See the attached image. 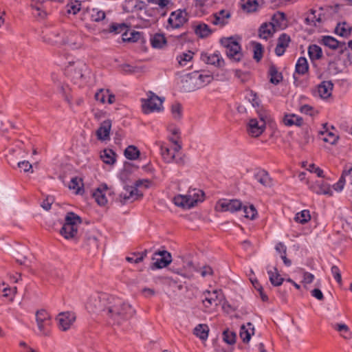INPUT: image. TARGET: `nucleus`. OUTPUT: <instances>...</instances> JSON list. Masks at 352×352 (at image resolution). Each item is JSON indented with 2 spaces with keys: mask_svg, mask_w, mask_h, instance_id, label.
Segmentation results:
<instances>
[{
  "mask_svg": "<svg viewBox=\"0 0 352 352\" xmlns=\"http://www.w3.org/2000/svg\"><path fill=\"white\" fill-rule=\"evenodd\" d=\"M171 113L175 120H179L182 118L183 109L182 106L179 102H174L171 105Z\"/></svg>",
  "mask_w": 352,
  "mask_h": 352,
  "instance_id": "obj_46",
  "label": "nucleus"
},
{
  "mask_svg": "<svg viewBox=\"0 0 352 352\" xmlns=\"http://www.w3.org/2000/svg\"><path fill=\"white\" fill-rule=\"evenodd\" d=\"M277 31L285 26V15L283 12H278L272 17V22H270Z\"/></svg>",
  "mask_w": 352,
  "mask_h": 352,
  "instance_id": "obj_25",
  "label": "nucleus"
},
{
  "mask_svg": "<svg viewBox=\"0 0 352 352\" xmlns=\"http://www.w3.org/2000/svg\"><path fill=\"white\" fill-rule=\"evenodd\" d=\"M122 36L123 41L135 42L140 38L141 34L135 31H131L129 32L126 31L122 34Z\"/></svg>",
  "mask_w": 352,
  "mask_h": 352,
  "instance_id": "obj_44",
  "label": "nucleus"
},
{
  "mask_svg": "<svg viewBox=\"0 0 352 352\" xmlns=\"http://www.w3.org/2000/svg\"><path fill=\"white\" fill-rule=\"evenodd\" d=\"M87 242L91 248L97 249L98 247L97 238L94 235H88L87 236Z\"/></svg>",
  "mask_w": 352,
  "mask_h": 352,
  "instance_id": "obj_60",
  "label": "nucleus"
},
{
  "mask_svg": "<svg viewBox=\"0 0 352 352\" xmlns=\"http://www.w3.org/2000/svg\"><path fill=\"white\" fill-rule=\"evenodd\" d=\"M161 155L166 163L173 162L175 159V153L171 152L170 150L165 146L164 145H161L160 146Z\"/></svg>",
  "mask_w": 352,
  "mask_h": 352,
  "instance_id": "obj_40",
  "label": "nucleus"
},
{
  "mask_svg": "<svg viewBox=\"0 0 352 352\" xmlns=\"http://www.w3.org/2000/svg\"><path fill=\"white\" fill-rule=\"evenodd\" d=\"M254 333V327L251 322H248L245 325L241 327L239 336L244 343L250 342L251 336Z\"/></svg>",
  "mask_w": 352,
  "mask_h": 352,
  "instance_id": "obj_19",
  "label": "nucleus"
},
{
  "mask_svg": "<svg viewBox=\"0 0 352 352\" xmlns=\"http://www.w3.org/2000/svg\"><path fill=\"white\" fill-rule=\"evenodd\" d=\"M322 43L331 49H336L339 42L332 36H324L322 38Z\"/></svg>",
  "mask_w": 352,
  "mask_h": 352,
  "instance_id": "obj_49",
  "label": "nucleus"
},
{
  "mask_svg": "<svg viewBox=\"0 0 352 352\" xmlns=\"http://www.w3.org/2000/svg\"><path fill=\"white\" fill-rule=\"evenodd\" d=\"M309 188L318 195H332V190L328 184H318L316 186H311Z\"/></svg>",
  "mask_w": 352,
  "mask_h": 352,
  "instance_id": "obj_28",
  "label": "nucleus"
},
{
  "mask_svg": "<svg viewBox=\"0 0 352 352\" xmlns=\"http://www.w3.org/2000/svg\"><path fill=\"white\" fill-rule=\"evenodd\" d=\"M331 271L335 280L338 282V284L341 285L342 276L339 268L336 265H333L331 267Z\"/></svg>",
  "mask_w": 352,
  "mask_h": 352,
  "instance_id": "obj_57",
  "label": "nucleus"
},
{
  "mask_svg": "<svg viewBox=\"0 0 352 352\" xmlns=\"http://www.w3.org/2000/svg\"><path fill=\"white\" fill-rule=\"evenodd\" d=\"M230 17V13L224 10H221L219 12L212 16V23L216 25L223 26L227 24V20Z\"/></svg>",
  "mask_w": 352,
  "mask_h": 352,
  "instance_id": "obj_23",
  "label": "nucleus"
},
{
  "mask_svg": "<svg viewBox=\"0 0 352 352\" xmlns=\"http://www.w3.org/2000/svg\"><path fill=\"white\" fill-rule=\"evenodd\" d=\"M56 320L58 322L59 328L63 331H67L75 321L76 316L72 312H62L58 315Z\"/></svg>",
  "mask_w": 352,
  "mask_h": 352,
  "instance_id": "obj_13",
  "label": "nucleus"
},
{
  "mask_svg": "<svg viewBox=\"0 0 352 352\" xmlns=\"http://www.w3.org/2000/svg\"><path fill=\"white\" fill-rule=\"evenodd\" d=\"M195 32L199 37L206 38L212 33V31L208 25L199 23L195 26Z\"/></svg>",
  "mask_w": 352,
  "mask_h": 352,
  "instance_id": "obj_33",
  "label": "nucleus"
},
{
  "mask_svg": "<svg viewBox=\"0 0 352 352\" xmlns=\"http://www.w3.org/2000/svg\"><path fill=\"white\" fill-rule=\"evenodd\" d=\"M135 314L134 309L123 300L111 296L107 314L111 318L119 322L120 320H127Z\"/></svg>",
  "mask_w": 352,
  "mask_h": 352,
  "instance_id": "obj_1",
  "label": "nucleus"
},
{
  "mask_svg": "<svg viewBox=\"0 0 352 352\" xmlns=\"http://www.w3.org/2000/svg\"><path fill=\"white\" fill-rule=\"evenodd\" d=\"M81 223L80 217L74 212H68L65 217V222L60 230V233L66 239L75 238L78 232V225Z\"/></svg>",
  "mask_w": 352,
  "mask_h": 352,
  "instance_id": "obj_2",
  "label": "nucleus"
},
{
  "mask_svg": "<svg viewBox=\"0 0 352 352\" xmlns=\"http://www.w3.org/2000/svg\"><path fill=\"white\" fill-rule=\"evenodd\" d=\"M81 3L79 1H74L67 4V12L76 14L80 10Z\"/></svg>",
  "mask_w": 352,
  "mask_h": 352,
  "instance_id": "obj_53",
  "label": "nucleus"
},
{
  "mask_svg": "<svg viewBox=\"0 0 352 352\" xmlns=\"http://www.w3.org/2000/svg\"><path fill=\"white\" fill-rule=\"evenodd\" d=\"M114 153L111 149H104L100 154L102 160L107 164H112L115 162Z\"/></svg>",
  "mask_w": 352,
  "mask_h": 352,
  "instance_id": "obj_42",
  "label": "nucleus"
},
{
  "mask_svg": "<svg viewBox=\"0 0 352 352\" xmlns=\"http://www.w3.org/2000/svg\"><path fill=\"white\" fill-rule=\"evenodd\" d=\"M285 125L291 126L293 125L300 126L302 124V119L293 113L286 114L283 118Z\"/></svg>",
  "mask_w": 352,
  "mask_h": 352,
  "instance_id": "obj_26",
  "label": "nucleus"
},
{
  "mask_svg": "<svg viewBox=\"0 0 352 352\" xmlns=\"http://www.w3.org/2000/svg\"><path fill=\"white\" fill-rule=\"evenodd\" d=\"M86 70L87 65L82 61H69L65 69V73L76 82L84 76Z\"/></svg>",
  "mask_w": 352,
  "mask_h": 352,
  "instance_id": "obj_5",
  "label": "nucleus"
},
{
  "mask_svg": "<svg viewBox=\"0 0 352 352\" xmlns=\"http://www.w3.org/2000/svg\"><path fill=\"white\" fill-rule=\"evenodd\" d=\"M203 195L204 193L201 190L196 189L189 190L187 194L189 202H192V207H194L197 202L203 200Z\"/></svg>",
  "mask_w": 352,
  "mask_h": 352,
  "instance_id": "obj_32",
  "label": "nucleus"
},
{
  "mask_svg": "<svg viewBox=\"0 0 352 352\" xmlns=\"http://www.w3.org/2000/svg\"><path fill=\"white\" fill-rule=\"evenodd\" d=\"M141 195L142 194H139L135 187L124 186L123 190L120 194V201L123 204L128 202H133Z\"/></svg>",
  "mask_w": 352,
  "mask_h": 352,
  "instance_id": "obj_12",
  "label": "nucleus"
},
{
  "mask_svg": "<svg viewBox=\"0 0 352 352\" xmlns=\"http://www.w3.org/2000/svg\"><path fill=\"white\" fill-rule=\"evenodd\" d=\"M188 20L187 13L185 10H177L171 12L168 23L173 28H179Z\"/></svg>",
  "mask_w": 352,
  "mask_h": 352,
  "instance_id": "obj_11",
  "label": "nucleus"
},
{
  "mask_svg": "<svg viewBox=\"0 0 352 352\" xmlns=\"http://www.w3.org/2000/svg\"><path fill=\"white\" fill-rule=\"evenodd\" d=\"M126 28L127 27L124 23H113L110 26L109 32L119 34L123 31L126 32Z\"/></svg>",
  "mask_w": 352,
  "mask_h": 352,
  "instance_id": "obj_54",
  "label": "nucleus"
},
{
  "mask_svg": "<svg viewBox=\"0 0 352 352\" xmlns=\"http://www.w3.org/2000/svg\"><path fill=\"white\" fill-rule=\"evenodd\" d=\"M323 126H324V128L326 129L325 131L321 132V134L322 135H324L322 138L323 141L330 143L331 144H334L337 142L338 137L337 135H336L333 133L328 131L327 123L324 124Z\"/></svg>",
  "mask_w": 352,
  "mask_h": 352,
  "instance_id": "obj_38",
  "label": "nucleus"
},
{
  "mask_svg": "<svg viewBox=\"0 0 352 352\" xmlns=\"http://www.w3.org/2000/svg\"><path fill=\"white\" fill-rule=\"evenodd\" d=\"M215 208L219 212H235L242 208V203L239 199H220Z\"/></svg>",
  "mask_w": 352,
  "mask_h": 352,
  "instance_id": "obj_9",
  "label": "nucleus"
},
{
  "mask_svg": "<svg viewBox=\"0 0 352 352\" xmlns=\"http://www.w3.org/2000/svg\"><path fill=\"white\" fill-rule=\"evenodd\" d=\"M289 42V36L286 34H280L278 40V44L275 48L276 54L278 56H282L284 54L285 50L288 46Z\"/></svg>",
  "mask_w": 352,
  "mask_h": 352,
  "instance_id": "obj_22",
  "label": "nucleus"
},
{
  "mask_svg": "<svg viewBox=\"0 0 352 352\" xmlns=\"http://www.w3.org/2000/svg\"><path fill=\"white\" fill-rule=\"evenodd\" d=\"M332 89H311L314 96L323 100L330 101L332 99Z\"/></svg>",
  "mask_w": 352,
  "mask_h": 352,
  "instance_id": "obj_31",
  "label": "nucleus"
},
{
  "mask_svg": "<svg viewBox=\"0 0 352 352\" xmlns=\"http://www.w3.org/2000/svg\"><path fill=\"white\" fill-rule=\"evenodd\" d=\"M166 42V38L162 34H155L151 38V45L155 48H162Z\"/></svg>",
  "mask_w": 352,
  "mask_h": 352,
  "instance_id": "obj_37",
  "label": "nucleus"
},
{
  "mask_svg": "<svg viewBox=\"0 0 352 352\" xmlns=\"http://www.w3.org/2000/svg\"><path fill=\"white\" fill-rule=\"evenodd\" d=\"M254 287L260 293L261 297L263 301L267 300V296L263 294V287L260 285L258 281L255 279H250Z\"/></svg>",
  "mask_w": 352,
  "mask_h": 352,
  "instance_id": "obj_58",
  "label": "nucleus"
},
{
  "mask_svg": "<svg viewBox=\"0 0 352 352\" xmlns=\"http://www.w3.org/2000/svg\"><path fill=\"white\" fill-rule=\"evenodd\" d=\"M300 111L302 113L313 116L315 111L312 107L307 104H305L300 107Z\"/></svg>",
  "mask_w": 352,
  "mask_h": 352,
  "instance_id": "obj_64",
  "label": "nucleus"
},
{
  "mask_svg": "<svg viewBox=\"0 0 352 352\" xmlns=\"http://www.w3.org/2000/svg\"><path fill=\"white\" fill-rule=\"evenodd\" d=\"M192 53L188 52V53H184L179 57L177 58L178 62L181 65H185L186 63L190 61L192 58Z\"/></svg>",
  "mask_w": 352,
  "mask_h": 352,
  "instance_id": "obj_56",
  "label": "nucleus"
},
{
  "mask_svg": "<svg viewBox=\"0 0 352 352\" xmlns=\"http://www.w3.org/2000/svg\"><path fill=\"white\" fill-rule=\"evenodd\" d=\"M241 6L247 12H252L256 11L258 2L256 0H241Z\"/></svg>",
  "mask_w": 352,
  "mask_h": 352,
  "instance_id": "obj_36",
  "label": "nucleus"
},
{
  "mask_svg": "<svg viewBox=\"0 0 352 352\" xmlns=\"http://www.w3.org/2000/svg\"><path fill=\"white\" fill-rule=\"evenodd\" d=\"M263 56V47L258 43H254V58L259 61Z\"/></svg>",
  "mask_w": 352,
  "mask_h": 352,
  "instance_id": "obj_55",
  "label": "nucleus"
},
{
  "mask_svg": "<svg viewBox=\"0 0 352 352\" xmlns=\"http://www.w3.org/2000/svg\"><path fill=\"white\" fill-rule=\"evenodd\" d=\"M245 98L252 104L253 107H258L261 104V99L256 92L250 89L245 95Z\"/></svg>",
  "mask_w": 352,
  "mask_h": 352,
  "instance_id": "obj_41",
  "label": "nucleus"
},
{
  "mask_svg": "<svg viewBox=\"0 0 352 352\" xmlns=\"http://www.w3.org/2000/svg\"><path fill=\"white\" fill-rule=\"evenodd\" d=\"M91 18L92 21L99 22L105 18V13L104 11L98 8H93L91 10Z\"/></svg>",
  "mask_w": 352,
  "mask_h": 352,
  "instance_id": "obj_52",
  "label": "nucleus"
},
{
  "mask_svg": "<svg viewBox=\"0 0 352 352\" xmlns=\"http://www.w3.org/2000/svg\"><path fill=\"white\" fill-rule=\"evenodd\" d=\"M236 335L234 331L226 329L223 332V340L228 344L235 343Z\"/></svg>",
  "mask_w": 352,
  "mask_h": 352,
  "instance_id": "obj_50",
  "label": "nucleus"
},
{
  "mask_svg": "<svg viewBox=\"0 0 352 352\" xmlns=\"http://www.w3.org/2000/svg\"><path fill=\"white\" fill-rule=\"evenodd\" d=\"M308 53L310 58L312 60L320 58L322 54L321 48L316 45H310L308 49Z\"/></svg>",
  "mask_w": 352,
  "mask_h": 352,
  "instance_id": "obj_48",
  "label": "nucleus"
},
{
  "mask_svg": "<svg viewBox=\"0 0 352 352\" xmlns=\"http://www.w3.org/2000/svg\"><path fill=\"white\" fill-rule=\"evenodd\" d=\"M223 298V295L221 290H206L202 294V303L205 308L210 309L218 306Z\"/></svg>",
  "mask_w": 352,
  "mask_h": 352,
  "instance_id": "obj_7",
  "label": "nucleus"
},
{
  "mask_svg": "<svg viewBox=\"0 0 352 352\" xmlns=\"http://www.w3.org/2000/svg\"><path fill=\"white\" fill-rule=\"evenodd\" d=\"M164 98L157 96L155 93L149 91L147 93L146 98H142V110L144 114H149L153 112H160L163 110V102Z\"/></svg>",
  "mask_w": 352,
  "mask_h": 352,
  "instance_id": "obj_3",
  "label": "nucleus"
},
{
  "mask_svg": "<svg viewBox=\"0 0 352 352\" xmlns=\"http://www.w3.org/2000/svg\"><path fill=\"white\" fill-rule=\"evenodd\" d=\"M351 27L345 22L340 23L336 28L335 32L337 34L346 37L351 34Z\"/></svg>",
  "mask_w": 352,
  "mask_h": 352,
  "instance_id": "obj_34",
  "label": "nucleus"
},
{
  "mask_svg": "<svg viewBox=\"0 0 352 352\" xmlns=\"http://www.w3.org/2000/svg\"><path fill=\"white\" fill-rule=\"evenodd\" d=\"M245 213V217L250 219H254L257 215V211L253 205L249 206H243L242 208Z\"/></svg>",
  "mask_w": 352,
  "mask_h": 352,
  "instance_id": "obj_51",
  "label": "nucleus"
},
{
  "mask_svg": "<svg viewBox=\"0 0 352 352\" xmlns=\"http://www.w3.org/2000/svg\"><path fill=\"white\" fill-rule=\"evenodd\" d=\"M323 20L324 14L322 13V8H320L319 10L311 9L306 14L305 23L307 25L316 27L318 23H321Z\"/></svg>",
  "mask_w": 352,
  "mask_h": 352,
  "instance_id": "obj_15",
  "label": "nucleus"
},
{
  "mask_svg": "<svg viewBox=\"0 0 352 352\" xmlns=\"http://www.w3.org/2000/svg\"><path fill=\"white\" fill-rule=\"evenodd\" d=\"M307 60L305 57L298 58L296 64V73L298 74H305L308 71Z\"/></svg>",
  "mask_w": 352,
  "mask_h": 352,
  "instance_id": "obj_35",
  "label": "nucleus"
},
{
  "mask_svg": "<svg viewBox=\"0 0 352 352\" xmlns=\"http://www.w3.org/2000/svg\"><path fill=\"white\" fill-rule=\"evenodd\" d=\"M212 273H213V271H212V268L208 265L203 267L200 270V274H201V276H203V277H206L208 275H212Z\"/></svg>",
  "mask_w": 352,
  "mask_h": 352,
  "instance_id": "obj_63",
  "label": "nucleus"
},
{
  "mask_svg": "<svg viewBox=\"0 0 352 352\" xmlns=\"http://www.w3.org/2000/svg\"><path fill=\"white\" fill-rule=\"evenodd\" d=\"M199 80L204 84V86L207 85L212 80V76L210 74H199Z\"/></svg>",
  "mask_w": 352,
  "mask_h": 352,
  "instance_id": "obj_62",
  "label": "nucleus"
},
{
  "mask_svg": "<svg viewBox=\"0 0 352 352\" xmlns=\"http://www.w3.org/2000/svg\"><path fill=\"white\" fill-rule=\"evenodd\" d=\"M254 177L258 182L265 187H270L273 184L272 179L269 173L263 169L256 170Z\"/></svg>",
  "mask_w": 352,
  "mask_h": 352,
  "instance_id": "obj_17",
  "label": "nucleus"
},
{
  "mask_svg": "<svg viewBox=\"0 0 352 352\" xmlns=\"http://www.w3.org/2000/svg\"><path fill=\"white\" fill-rule=\"evenodd\" d=\"M201 58L204 63L217 67H221L224 63V60L219 52L210 54L203 53L201 55Z\"/></svg>",
  "mask_w": 352,
  "mask_h": 352,
  "instance_id": "obj_16",
  "label": "nucleus"
},
{
  "mask_svg": "<svg viewBox=\"0 0 352 352\" xmlns=\"http://www.w3.org/2000/svg\"><path fill=\"white\" fill-rule=\"evenodd\" d=\"M270 81L274 85H277L282 80V74L276 69L275 67H272L270 69Z\"/></svg>",
  "mask_w": 352,
  "mask_h": 352,
  "instance_id": "obj_47",
  "label": "nucleus"
},
{
  "mask_svg": "<svg viewBox=\"0 0 352 352\" xmlns=\"http://www.w3.org/2000/svg\"><path fill=\"white\" fill-rule=\"evenodd\" d=\"M124 155L130 160H135L139 157L140 151L135 146L131 145L125 149Z\"/></svg>",
  "mask_w": 352,
  "mask_h": 352,
  "instance_id": "obj_43",
  "label": "nucleus"
},
{
  "mask_svg": "<svg viewBox=\"0 0 352 352\" xmlns=\"http://www.w3.org/2000/svg\"><path fill=\"white\" fill-rule=\"evenodd\" d=\"M107 186L106 184L102 185L98 187L94 192L93 197L96 201L100 206H104L107 203V199L106 197V191Z\"/></svg>",
  "mask_w": 352,
  "mask_h": 352,
  "instance_id": "obj_20",
  "label": "nucleus"
},
{
  "mask_svg": "<svg viewBox=\"0 0 352 352\" xmlns=\"http://www.w3.org/2000/svg\"><path fill=\"white\" fill-rule=\"evenodd\" d=\"M221 45L226 49V53L230 59L238 62L242 57L241 47L233 38H223L221 39Z\"/></svg>",
  "mask_w": 352,
  "mask_h": 352,
  "instance_id": "obj_6",
  "label": "nucleus"
},
{
  "mask_svg": "<svg viewBox=\"0 0 352 352\" xmlns=\"http://www.w3.org/2000/svg\"><path fill=\"white\" fill-rule=\"evenodd\" d=\"M260 120L252 118L248 124V132L252 137H258L265 129V116L259 114Z\"/></svg>",
  "mask_w": 352,
  "mask_h": 352,
  "instance_id": "obj_10",
  "label": "nucleus"
},
{
  "mask_svg": "<svg viewBox=\"0 0 352 352\" xmlns=\"http://www.w3.org/2000/svg\"><path fill=\"white\" fill-rule=\"evenodd\" d=\"M68 187L71 190H75L76 194H78L80 192L81 188L82 187V182L81 178H79L78 177H73Z\"/></svg>",
  "mask_w": 352,
  "mask_h": 352,
  "instance_id": "obj_45",
  "label": "nucleus"
},
{
  "mask_svg": "<svg viewBox=\"0 0 352 352\" xmlns=\"http://www.w3.org/2000/svg\"><path fill=\"white\" fill-rule=\"evenodd\" d=\"M110 297L111 295L105 293L94 294L89 298L86 304V308L91 312H107Z\"/></svg>",
  "mask_w": 352,
  "mask_h": 352,
  "instance_id": "obj_4",
  "label": "nucleus"
},
{
  "mask_svg": "<svg viewBox=\"0 0 352 352\" xmlns=\"http://www.w3.org/2000/svg\"><path fill=\"white\" fill-rule=\"evenodd\" d=\"M173 201L176 206L184 208H192V202H189L187 195H178L174 197Z\"/></svg>",
  "mask_w": 352,
  "mask_h": 352,
  "instance_id": "obj_30",
  "label": "nucleus"
},
{
  "mask_svg": "<svg viewBox=\"0 0 352 352\" xmlns=\"http://www.w3.org/2000/svg\"><path fill=\"white\" fill-rule=\"evenodd\" d=\"M209 327L207 324H199L194 329V334L202 340H206L208 337Z\"/></svg>",
  "mask_w": 352,
  "mask_h": 352,
  "instance_id": "obj_29",
  "label": "nucleus"
},
{
  "mask_svg": "<svg viewBox=\"0 0 352 352\" xmlns=\"http://www.w3.org/2000/svg\"><path fill=\"white\" fill-rule=\"evenodd\" d=\"M152 260L151 270L162 269L171 263L172 257L168 252L163 250L155 252L152 257Z\"/></svg>",
  "mask_w": 352,
  "mask_h": 352,
  "instance_id": "obj_8",
  "label": "nucleus"
},
{
  "mask_svg": "<svg viewBox=\"0 0 352 352\" xmlns=\"http://www.w3.org/2000/svg\"><path fill=\"white\" fill-rule=\"evenodd\" d=\"M307 170L310 173H316L320 177H323V171H322V170L320 169L319 167L316 166V165L314 164H309V167L307 168Z\"/></svg>",
  "mask_w": 352,
  "mask_h": 352,
  "instance_id": "obj_61",
  "label": "nucleus"
},
{
  "mask_svg": "<svg viewBox=\"0 0 352 352\" xmlns=\"http://www.w3.org/2000/svg\"><path fill=\"white\" fill-rule=\"evenodd\" d=\"M267 274L271 283L274 286H279L283 282V278L280 277L276 267L267 268Z\"/></svg>",
  "mask_w": 352,
  "mask_h": 352,
  "instance_id": "obj_27",
  "label": "nucleus"
},
{
  "mask_svg": "<svg viewBox=\"0 0 352 352\" xmlns=\"http://www.w3.org/2000/svg\"><path fill=\"white\" fill-rule=\"evenodd\" d=\"M36 321L40 332L47 335V327L50 324V316L45 310L41 309L36 314Z\"/></svg>",
  "mask_w": 352,
  "mask_h": 352,
  "instance_id": "obj_14",
  "label": "nucleus"
},
{
  "mask_svg": "<svg viewBox=\"0 0 352 352\" xmlns=\"http://www.w3.org/2000/svg\"><path fill=\"white\" fill-rule=\"evenodd\" d=\"M276 31L270 23H264L259 28L258 36L262 39L267 40L272 37Z\"/></svg>",
  "mask_w": 352,
  "mask_h": 352,
  "instance_id": "obj_21",
  "label": "nucleus"
},
{
  "mask_svg": "<svg viewBox=\"0 0 352 352\" xmlns=\"http://www.w3.org/2000/svg\"><path fill=\"white\" fill-rule=\"evenodd\" d=\"M19 168L23 169L25 173H33L32 166L28 161H22L18 163Z\"/></svg>",
  "mask_w": 352,
  "mask_h": 352,
  "instance_id": "obj_59",
  "label": "nucleus"
},
{
  "mask_svg": "<svg viewBox=\"0 0 352 352\" xmlns=\"http://www.w3.org/2000/svg\"><path fill=\"white\" fill-rule=\"evenodd\" d=\"M106 98H107V102L109 104H112L115 102V96L110 93L109 89H98L95 94V98L96 100L101 103L106 102Z\"/></svg>",
  "mask_w": 352,
  "mask_h": 352,
  "instance_id": "obj_24",
  "label": "nucleus"
},
{
  "mask_svg": "<svg viewBox=\"0 0 352 352\" xmlns=\"http://www.w3.org/2000/svg\"><path fill=\"white\" fill-rule=\"evenodd\" d=\"M111 127V121L106 120L103 121L96 131V135L100 140H106L109 137V132Z\"/></svg>",
  "mask_w": 352,
  "mask_h": 352,
  "instance_id": "obj_18",
  "label": "nucleus"
},
{
  "mask_svg": "<svg viewBox=\"0 0 352 352\" xmlns=\"http://www.w3.org/2000/svg\"><path fill=\"white\" fill-rule=\"evenodd\" d=\"M311 219L310 212L308 210H303L296 214L294 220L301 224L307 223Z\"/></svg>",
  "mask_w": 352,
  "mask_h": 352,
  "instance_id": "obj_39",
  "label": "nucleus"
}]
</instances>
